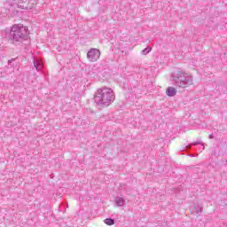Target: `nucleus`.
<instances>
[{
  "label": "nucleus",
  "instance_id": "1",
  "mask_svg": "<svg viewBox=\"0 0 227 227\" xmlns=\"http://www.w3.org/2000/svg\"><path fill=\"white\" fill-rule=\"evenodd\" d=\"M29 36V32L27 27L24 25H13L10 31L6 33L5 38L11 43H22L26 42Z\"/></svg>",
  "mask_w": 227,
  "mask_h": 227
},
{
  "label": "nucleus",
  "instance_id": "2",
  "mask_svg": "<svg viewBox=\"0 0 227 227\" xmlns=\"http://www.w3.org/2000/svg\"><path fill=\"white\" fill-rule=\"evenodd\" d=\"M114 91L109 88H101L94 95V102L98 107H109L114 102Z\"/></svg>",
  "mask_w": 227,
  "mask_h": 227
},
{
  "label": "nucleus",
  "instance_id": "3",
  "mask_svg": "<svg viewBox=\"0 0 227 227\" xmlns=\"http://www.w3.org/2000/svg\"><path fill=\"white\" fill-rule=\"evenodd\" d=\"M172 79L178 88H189L192 86V76L183 71H177L172 74Z\"/></svg>",
  "mask_w": 227,
  "mask_h": 227
},
{
  "label": "nucleus",
  "instance_id": "4",
  "mask_svg": "<svg viewBox=\"0 0 227 227\" xmlns=\"http://www.w3.org/2000/svg\"><path fill=\"white\" fill-rule=\"evenodd\" d=\"M87 58L90 61L95 62L98 61L100 58V50L97 48L90 49L87 53Z\"/></svg>",
  "mask_w": 227,
  "mask_h": 227
},
{
  "label": "nucleus",
  "instance_id": "5",
  "mask_svg": "<svg viewBox=\"0 0 227 227\" xmlns=\"http://www.w3.org/2000/svg\"><path fill=\"white\" fill-rule=\"evenodd\" d=\"M18 8L21 10H33V3L31 0H18Z\"/></svg>",
  "mask_w": 227,
  "mask_h": 227
},
{
  "label": "nucleus",
  "instance_id": "6",
  "mask_svg": "<svg viewBox=\"0 0 227 227\" xmlns=\"http://www.w3.org/2000/svg\"><path fill=\"white\" fill-rule=\"evenodd\" d=\"M198 145H203V142L201 141H196V142H193L192 144H189L188 145H184L183 148H182V152H189L191 151V149L192 148V146H198Z\"/></svg>",
  "mask_w": 227,
  "mask_h": 227
},
{
  "label": "nucleus",
  "instance_id": "7",
  "mask_svg": "<svg viewBox=\"0 0 227 227\" xmlns=\"http://www.w3.org/2000/svg\"><path fill=\"white\" fill-rule=\"evenodd\" d=\"M114 203L116 207H125V199L121 196H117L114 199Z\"/></svg>",
  "mask_w": 227,
  "mask_h": 227
},
{
  "label": "nucleus",
  "instance_id": "8",
  "mask_svg": "<svg viewBox=\"0 0 227 227\" xmlns=\"http://www.w3.org/2000/svg\"><path fill=\"white\" fill-rule=\"evenodd\" d=\"M166 95L168 97H175L176 95V89L175 87H168L166 90Z\"/></svg>",
  "mask_w": 227,
  "mask_h": 227
},
{
  "label": "nucleus",
  "instance_id": "9",
  "mask_svg": "<svg viewBox=\"0 0 227 227\" xmlns=\"http://www.w3.org/2000/svg\"><path fill=\"white\" fill-rule=\"evenodd\" d=\"M34 67L39 72V70H42L43 68V65L40 60H34Z\"/></svg>",
  "mask_w": 227,
  "mask_h": 227
},
{
  "label": "nucleus",
  "instance_id": "10",
  "mask_svg": "<svg viewBox=\"0 0 227 227\" xmlns=\"http://www.w3.org/2000/svg\"><path fill=\"white\" fill-rule=\"evenodd\" d=\"M193 209H194V212H196L197 214H200V213L203 212V206H201L200 204H194Z\"/></svg>",
  "mask_w": 227,
  "mask_h": 227
},
{
  "label": "nucleus",
  "instance_id": "11",
  "mask_svg": "<svg viewBox=\"0 0 227 227\" xmlns=\"http://www.w3.org/2000/svg\"><path fill=\"white\" fill-rule=\"evenodd\" d=\"M150 52H152V48L151 47H146L145 49H144L141 51V54H143L144 56H146V54H150Z\"/></svg>",
  "mask_w": 227,
  "mask_h": 227
},
{
  "label": "nucleus",
  "instance_id": "12",
  "mask_svg": "<svg viewBox=\"0 0 227 227\" xmlns=\"http://www.w3.org/2000/svg\"><path fill=\"white\" fill-rule=\"evenodd\" d=\"M105 223L108 226H113V224H114V219H113V218H106V219H105Z\"/></svg>",
  "mask_w": 227,
  "mask_h": 227
},
{
  "label": "nucleus",
  "instance_id": "13",
  "mask_svg": "<svg viewBox=\"0 0 227 227\" xmlns=\"http://www.w3.org/2000/svg\"><path fill=\"white\" fill-rule=\"evenodd\" d=\"M13 61H15V59H12L8 60V65H12V63H13Z\"/></svg>",
  "mask_w": 227,
  "mask_h": 227
},
{
  "label": "nucleus",
  "instance_id": "14",
  "mask_svg": "<svg viewBox=\"0 0 227 227\" xmlns=\"http://www.w3.org/2000/svg\"><path fill=\"white\" fill-rule=\"evenodd\" d=\"M209 139H214V135H209Z\"/></svg>",
  "mask_w": 227,
  "mask_h": 227
},
{
  "label": "nucleus",
  "instance_id": "15",
  "mask_svg": "<svg viewBox=\"0 0 227 227\" xmlns=\"http://www.w3.org/2000/svg\"><path fill=\"white\" fill-rule=\"evenodd\" d=\"M189 157H194V154H189Z\"/></svg>",
  "mask_w": 227,
  "mask_h": 227
},
{
  "label": "nucleus",
  "instance_id": "16",
  "mask_svg": "<svg viewBox=\"0 0 227 227\" xmlns=\"http://www.w3.org/2000/svg\"><path fill=\"white\" fill-rule=\"evenodd\" d=\"M202 150H205V145H202Z\"/></svg>",
  "mask_w": 227,
  "mask_h": 227
}]
</instances>
